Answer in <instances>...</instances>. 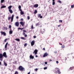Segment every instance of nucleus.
Wrapping results in <instances>:
<instances>
[{
    "instance_id": "1",
    "label": "nucleus",
    "mask_w": 74,
    "mask_h": 74,
    "mask_svg": "<svg viewBox=\"0 0 74 74\" xmlns=\"http://www.w3.org/2000/svg\"><path fill=\"white\" fill-rule=\"evenodd\" d=\"M54 72L55 73H58V74H61V72L60 71V69H59L56 68L54 71Z\"/></svg>"
},
{
    "instance_id": "2",
    "label": "nucleus",
    "mask_w": 74,
    "mask_h": 74,
    "mask_svg": "<svg viewBox=\"0 0 74 74\" xmlns=\"http://www.w3.org/2000/svg\"><path fill=\"white\" fill-rule=\"evenodd\" d=\"M18 69L20 71H23L25 70V68H23V67L21 66H20L18 67Z\"/></svg>"
},
{
    "instance_id": "3",
    "label": "nucleus",
    "mask_w": 74,
    "mask_h": 74,
    "mask_svg": "<svg viewBox=\"0 0 74 74\" xmlns=\"http://www.w3.org/2000/svg\"><path fill=\"white\" fill-rule=\"evenodd\" d=\"M2 55L3 57H4L5 58H7L8 56H7V54L6 53V52H4Z\"/></svg>"
},
{
    "instance_id": "4",
    "label": "nucleus",
    "mask_w": 74,
    "mask_h": 74,
    "mask_svg": "<svg viewBox=\"0 0 74 74\" xmlns=\"http://www.w3.org/2000/svg\"><path fill=\"white\" fill-rule=\"evenodd\" d=\"M37 52H38V50H37V49H35L33 52V54H34L35 53V55H37Z\"/></svg>"
},
{
    "instance_id": "5",
    "label": "nucleus",
    "mask_w": 74,
    "mask_h": 74,
    "mask_svg": "<svg viewBox=\"0 0 74 74\" xmlns=\"http://www.w3.org/2000/svg\"><path fill=\"white\" fill-rule=\"evenodd\" d=\"M3 54L1 53H0V60L2 61L3 60Z\"/></svg>"
},
{
    "instance_id": "6",
    "label": "nucleus",
    "mask_w": 74,
    "mask_h": 74,
    "mask_svg": "<svg viewBox=\"0 0 74 74\" xmlns=\"http://www.w3.org/2000/svg\"><path fill=\"white\" fill-rule=\"evenodd\" d=\"M48 56V53H47V52H46L44 53L43 57L45 58V57H47Z\"/></svg>"
},
{
    "instance_id": "7",
    "label": "nucleus",
    "mask_w": 74,
    "mask_h": 74,
    "mask_svg": "<svg viewBox=\"0 0 74 74\" xmlns=\"http://www.w3.org/2000/svg\"><path fill=\"white\" fill-rule=\"evenodd\" d=\"M15 25H16V26L18 27V26H19V23L17 21L15 23Z\"/></svg>"
},
{
    "instance_id": "8",
    "label": "nucleus",
    "mask_w": 74,
    "mask_h": 74,
    "mask_svg": "<svg viewBox=\"0 0 74 74\" xmlns=\"http://www.w3.org/2000/svg\"><path fill=\"white\" fill-rule=\"evenodd\" d=\"M35 43V42L34 41V40L32 41L31 42V46H33V45H34Z\"/></svg>"
},
{
    "instance_id": "9",
    "label": "nucleus",
    "mask_w": 74,
    "mask_h": 74,
    "mask_svg": "<svg viewBox=\"0 0 74 74\" xmlns=\"http://www.w3.org/2000/svg\"><path fill=\"white\" fill-rule=\"evenodd\" d=\"M1 33L2 35H3V36H6V33H5V32H1Z\"/></svg>"
},
{
    "instance_id": "10",
    "label": "nucleus",
    "mask_w": 74,
    "mask_h": 74,
    "mask_svg": "<svg viewBox=\"0 0 74 74\" xmlns=\"http://www.w3.org/2000/svg\"><path fill=\"white\" fill-rule=\"evenodd\" d=\"M14 15L13 14L11 17V22H12L13 21V19H14Z\"/></svg>"
},
{
    "instance_id": "11",
    "label": "nucleus",
    "mask_w": 74,
    "mask_h": 74,
    "mask_svg": "<svg viewBox=\"0 0 74 74\" xmlns=\"http://www.w3.org/2000/svg\"><path fill=\"white\" fill-rule=\"evenodd\" d=\"M30 59H33L34 58V56H33L32 55H31L29 56Z\"/></svg>"
},
{
    "instance_id": "12",
    "label": "nucleus",
    "mask_w": 74,
    "mask_h": 74,
    "mask_svg": "<svg viewBox=\"0 0 74 74\" xmlns=\"http://www.w3.org/2000/svg\"><path fill=\"white\" fill-rule=\"evenodd\" d=\"M20 23L22 26H23L24 24H25V22H23L21 21L20 22Z\"/></svg>"
},
{
    "instance_id": "13",
    "label": "nucleus",
    "mask_w": 74,
    "mask_h": 74,
    "mask_svg": "<svg viewBox=\"0 0 74 74\" xmlns=\"http://www.w3.org/2000/svg\"><path fill=\"white\" fill-rule=\"evenodd\" d=\"M38 6V4H35L34 6V8H37Z\"/></svg>"
},
{
    "instance_id": "14",
    "label": "nucleus",
    "mask_w": 74,
    "mask_h": 74,
    "mask_svg": "<svg viewBox=\"0 0 74 74\" xmlns=\"http://www.w3.org/2000/svg\"><path fill=\"white\" fill-rule=\"evenodd\" d=\"M38 17H39L41 19V18H42V16H41V14H39L38 15Z\"/></svg>"
},
{
    "instance_id": "15",
    "label": "nucleus",
    "mask_w": 74,
    "mask_h": 74,
    "mask_svg": "<svg viewBox=\"0 0 74 74\" xmlns=\"http://www.w3.org/2000/svg\"><path fill=\"white\" fill-rule=\"evenodd\" d=\"M9 11L11 13V14H12L13 13V11H12V10H11V9H10L9 10Z\"/></svg>"
},
{
    "instance_id": "16",
    "label": "nucleus",
    "mask_w": 74,
    "mask_h": 74,
    "mask_svg": "<svg viewBox=\"0 0 74 74\" xmlns=\"http://www.w3.org/2000/svg\"><path fill=\"white\" fill-rule=\"evenodd\" d=\"M18 8L19 9V10L20 11H22V9H21V5H20V6H18Z\"/></svg>"
},
{
    "instance_id": "17",
    "label": "nucleus",
    "mask_w": 74,
    "mask_h": 74,
    "mask_svg": "<svg viewBox=\"0 0 74 74\" xmlns=\"http://www.w3.org/2000/svg\"><path fill=\"white\" fill-rule=\"evenodd\" d=\"M74 69V67H71L69 68V70H73V69Z\"/></svg>"
},
{
    "instance_id": "18",
    "label": "nucleus",
    "mask_w": 74,
    "mask_h": 74,
    "mask_svg": "<svg viewBox=\"0 0 74 74\" xmlns=\"http://www.w3.org/2000/svg\"><path fill=\"white\" fill-rule=\"evenodd\" d=\"M21 12H20V14H21V15H23V14H24V12H23V11H22V10H21Z\"/></svg>"
},
{
    "instance_id": "19",
    "label": "nucleus",
    "mask_w": 74,
    "mask_h": 74,
    "mask_svg": "<svg viewBox=\"0 0 74 74\" xmlns=\"http://www.w3.org/2000/svg\"><path fill=\"white\" fill-rule=\"evenodd\" d=\"M55 0H53V3L52 5H54L55 4Z\"/></svg>"
},
{
    "instance_id": "20",
    "label": "nucleus",
    "mask_w": 74,
    "mask_h": 74,
    "mask_svg": "<svg viewBox=\"0 0 74 74\" xmlns=\"http://www.w3.org/2000/svg\"><path fill=\"white\" fill-rule=\"evenodd\" d=\"M3 63L4 65L5 66H7V63H6L5 61H4Z\"/></svg>"
},
{
    "instance_id": "21",
    "label": "nucleus",
    "mask_w": 74,
    "mask_h": 74,
    "mask_svg": "<svg viewBox=\"0 0 74 74\" xmlns=\"http://www.w3.org/2000/svg\"><path fill=\"white\" fill-rule=\"evenodd\" d=\"M5 7H6V6L3 5L1 7V8H5Z\"/></svg>"
},
{
    "instance_id": "22",
    "label": "nucleus",
    "mask_w": 74,
    "mask_h": 74,
    "mask_svg": "<svg viewBox=\"0 0 74 74\" xmlns=\"http://www.w3.org/2000/svg\"><path fill=\"white\" fill-rule=\"evenodd\" d=\"M12 8V6L10 5L8 7V8L9 10H11V9Z\"/></svg>"
},
{
    "instance_id": "23",
    "label": "nucleus",
    "mask_w": 74,
    "mask_h": 74,
    "mask_svg": "<svg viewBox=\"0 0 74 74\" xmlns=\"http://www.w3.org/2000/svg\"><path fill=\"white\" fill-rule=\"evenodd\" d=\"M15 40H16V41H17L18 42H19V41H20V39H19L16 38L15 39Z\"/></svg>"
},
{
    "instance_id": "24",
    "label": "nucleus",
    "mask_w": 74,
    "mask_h": 74,
    "mask_svg": "<svg viewBox=\"0 0 74 74\" xmlns=\"http://www.w3.org/2000/svg\"><path fill=\"white\" fill-rule=\"evenodd\" d=\"M21 38L22 39V40H26V38H25L23 37H21Z\"/></svg>"
},
{
    "instance_id": "25",
    "label": "nucleus",
    "mask_w": 74,
    "mask_h": 74,
    "mask_svg": "<svg viewBox=\"0 0 74 74\" xmlns=\"http://www.w3.org/2000/svg\"><path fill=\"white\" fill-rule=\"evenodd\" d=\"M38 25H40V23H38L35 25V26H38Z\"/></svg>"
},
{
    "instance_id": "26",
    "label": "nucleus",
    "mask_w": 74,
    "mask_h": 74,
    "mask_svg": "<svg viewBox=\"0 0 74 74\" xmlns=\"http://www.w3.org/2000/svg\"><path fill=\"white\" fill-rule=\"evenodd\" d=\"M37 13V10H35V11L34 12V14H36Z\"/></svg>"
},
{
    "instance_id": "27",
    "label": "nucleus",
    "mask_w": 74,
    "mask_h": 74,
    "mask_svg": "<svg viewBox=\"0 0 74 74\" xmlns=\"http://www.w3.org/2000/svg\"><path fill=\"white\" fill-rule=\"evenodd\" d=\"M9 33L10 34H12V30L10 31H9Z\"/></svg>"
},
{
    "instance_id": "28",
    "label": "nucleus",
    "mask_w": 74,
    "mask_h": 74,
    "mask_svg": "<svg viewBox=\"0 0 74 74\" xmlns=\"http://www.w3.org/2000/svg\"><path fill=\"white\" fill-rule=\"evenodd\" d=\"M62 48H65V46L64 45H62Z\"/></svg>"
},
{
    "instance_id": "29",
    "label": "nucleus",
    "mask_w": 74,
    "mask_h": 74,
    "mask_svg": "<svg viewBox=\"0 0 74 74\" xmlns=\"http://www.w3.org/2000/svg\"><path fill=\"white\" fill-rule=\"evenodd\" d=\"M4 0H1V3H3L4 2Z\"/></svg>"
},
{
    "instance_id": "30",
    "label": "nucleus",
    "mask_w": 74,
    "mask_h": 74,
    "mask_svg": "<svg viewBox=\"0 0 74 74\" xmlns=\"http://www.w3.org/2000/svg\"><path fill=\"white\" fill-rule=\"evenodd\" d=\"M58 3H62V2L60 0H58Z\"/></svg>"
},
{
    "instance_id": "31",
    "label": "nucleus",
    "mask_w": 74,
    "mask_h": 74,
    "mask_svg": "<svg viewBox=\"0 0 74 74\" xmlns=\"http://www.w3.org/2000/svg\"><path fill=\"white\" fill-rule=\"evenodd\" d=\"M31 29H34V28L33 27V25H32L31 27Z\"/></svg>"
},
{
    "instance_id": "32",
    "label": "nucleus",
    "mask_w": 74,
    "mask_h": 74,
    "mask_svg": "<svg viewBox=\"0 0 74 74\" xmlns=\"http://www.w3.org/2000/svg\"><path fill=\"white\" fill-rule=\"evenodd\" d=\"M24 46L25 47L27 46V43H25L24 45Z\"/></svg>"
},
{
    "instance_id": "33",
    "label": "nucleus",
    "mask_w": 74,
    "mask_h": 74,
    "mask_svg": "<svg viewBox=\"0 0 74 74\" xmlns=\"http://www.w3.org/2000/svg\"><path fill=\"white\" fill-rule=\"evenodd\" d=\"M11 16H10L9 17H8V21H10V19H11Z\"/></svg>"
},
{
    "instance_id": "34",
    "label": "nucleus",
    "mask_w": 74,
    "mask_h": 74,
    "mask_svg": "<svg viewBox=\"0 0 74 74\" xmlns=\"http://www.w3.org/2000/svg\"><path fill=\"white\" fill-rule=\"evenodd\" d=\"M7 39H6L5 40L4 42H7Z\"/></svg>"
},
{
    "instance_id": "35",
    "label": "nucleus",
    "mask_w": 74,
    "mask_h": 74,
    "mask_svg": "<svg viewBox=\"0 0 74 74\" xmlns=\"http://www.w3.org/2000/svg\"><path fill=\"white\" fill-rule=\"evenodd\" d=\"M14 74H18V72L16 71Z\"/></svg>"
},
{
    "instance_id": "36",
    "label": "nucleus",
    "mask_w": 74,
    "mask_h": 74,
    "mask_svg": "<svg viewBox=\"0 0 74 74\" xmlns=\"http://www.w3.org/2000/svg\"><path fill=\"white\" fill-rule=\"evenodd\" d=\"M27 19L29 20L30 19V16H28L27 17Z\"/></svg>"
},
{
    "instance_id": "37",
    "label": "nucleus",
    "mask_w": 74,
    "mask_h": 74,
    "mask_svg": "<svg viewBox=\"0 0 74 74\" xmlns=\"http://www.w3.org/2000/svg\"><path fill=\"white\" fill-rule=\"evenodd\" d=\"M23 32H25V33H26L27 32H26V31L25 30H23Z\"/></svg>"
},
{
    "instance_id": "38",
    "label": "nucleus",
    "mask_w": 74,
    "mask_h": 74,
    "mask_svg": "<svg viewBox=\"0 0 74 74\" xmlns=\"http://www.w3.org/2000/svg\"><path fill=\"white\" fill-rule=\"evenodd\" d=\"M11 27H12L11 25H9V29H10V28H11Z\"/></svg>"
},
{
    "instance_id": "39",
    "label": "nucleus",
    "mask_w": 74,
    "mask_h": 74,
    "mask_svg": "<svg viewBox=\"0 0 74 74\" xmlns=\"http://www.w3.org/2000/svg\"><path fill=\"white\" fill-rule=\"evenodd\" d=\"M5 49H6L7 48V46L6 45H5Z\"/></svg>"
},
{
    "instance_id": "40",
    "label": "nucleus",
    "mask_w": 74,
    "mask_h": 74,
    "mask_svg": "<svg viewBox=\"0 0 74 74\" xmlns=\"http://www.w3.org/2000/svg\"><path fill=\"white\" fill-rule=\"evenodd\" d=\"M44 70H46V69H47V67H45L44 68Z\"/></svg>"
},
{
    "instance_id": "41",
    "label": "nucleus",
    "mask_w": 74,
    "mask_h": 74,
    "mask_svg": "<svg viewBox=\"0 0 74 74\" xmlns=\"http://www.w3.org/2000/svg\"><path fill=\"white\" fill-rule=\"evenodd\" d=\"M74 4L71 6V8H73L74 7Z\"/></svg>"
},
{
    "instance_id": "42",
    "label": "nucleus",
    "mask_w": 74,
    "mask_h": 74,
    "mask_svg": "<svg viewBox=\"0 0 74 74\" xmlns=\"http://www.w3.org/2000/svg\"><path fill=\"white\" fill-rule=\"evenodd\" d=\"M27 37V34H26L25 35V37Z\"/></svg>"
},
{
    "instance_id": "43",
    "label": "nucleus",
    "mask_w": 74,
    "mask_h": 74,
    "mask_svg": "<svg viewBox=\"0 0 74 74\" xmlns=\"http://www.w3.org/2000/svg\"><path fill=\"white\" fill-rule=\"evenodd\" d=\"M59 22H61L62 23V22H63V21L60 20L59 21Z\"/></svg>"
},
{
    "instance_id": "44",
    "label": "nucleus",
    "mask_w": 74,
    "mask_h": 74,
    "mask_svg": "<svg viewBox=\"0 0 74 74\" xmlns=\"http://www.w3.org/2000/svg\"><path fill=\"white\" fill-rule=\"evenodd\" d=\"M18 29L19 30H22V28L19 27V28H18Z\"/></svg>"
},
{
    "instance_id": "45",
    "label": "nucleus",
    "mask_w": 74,
    "mask_h": 74,
    "mask_svg": "<svg viewBox=\"0 0 74 74\" xmlns=\"http://www.w3.org/2000/svg\"><path fill=\"white\" fill-rule=\"evenodd\" d=\"M45 64H47V62H46L45 63Z\"/></svg>"
},
{
    "instance_id": "46",
    "label": "nucleus",
    "mask_w": 74,
    "mask_h": 74,
    "mask_svg": "<svg viewBox=\"0 0 74 74\" xmlns=\"http://www.w3.org/2000/svg\"><path fill=\"white\" fill-rule=\"evenodd\" d=\"M37 70H38V69L36 68V69H35L36 71H37Z\"/></svg>"
},
{
    "instance_id": "47",
    "label": "nucleus",
    "mask_w": 74,
    "mask_h": 74,
    "mask_svg": "<svg viewBox=\"0 0 74 74\" xmlns=\"http://www.w3.org/2000/svg\"><path fill=\"white\" fill-rule=\"evenodd\" d=\"M21 21H23V18H21Z\"/></svg>"
},
{
    "instance_id": "48",
    "label": "nucleus",
    "mask_w": 74,
    "mask_h": 74,
    "mask_svg": "<svg viewBox=\"0 0 74 74\" xmlns=\"http://www.w3.org/2000/svg\"><path fill=\"white\" fill-rule=\"evenodd\" d=\"M56 63H57V64H58V63H59V62L58 61H56Z\"/></svg>"
},
{
    "instance_id": "49",
    "label": "nucleus",
    "mask_w": 74,
    "mask_h": 74,
    "mask_svg": "<svg viewBox=\"0 0 74 74\" xmlns=\"http://www.w3.org/2000/svg\"><path fill=\"white\" fill-rule=\"evenodd\" d=\"M23 35H25V33L23 32Z\"/></svg>"
},
{
    "instance_id": "50",
    "label": "nucleus",
    "mask_w": 74,
    "mask_h": 74,
    "mask_svg": "<svg viewBox=\"0 0 74 74\" xmlns=\"http://www.w3.org/2000/svg\"><path fill=\"white\" fill-rule=\"evenodd\" d=\"M8 42H7V43H6V44L5 45H7H7H8Z\"/></svg>"
},
{
    "instance_id": "51",
    "label": "nucleus",
    "mask_w": 74,
    "mask_h": 74,
    "mask_svg": "<svg viewBox=\"0 0 74 74\" xmlns=\"http://www.w3.org/2000/svg\"><path fill=\"white\" fill-rule=\"evenodd\" d=\"M42 50H43L44 51H45V48H44Z\"/></svg>"
},
{
    "instance_id": "52",
    "label": "nucleus",
    "mask_w": 74,
    "mask_h": 74,
    "mask_svg": "<svg viewBox=\"0 0 74 74\" xmlns=\"http://www.w3.org/2000/svg\"><path fill=\"white\" fill-rule=\"evenodd\" d=\"M16 19H18L19 18V17L18 16H17L16 17Z\"/></svg>"
},
{
    "instance_id": "53",
    "label": "nucleus",
    "mask_w": 74,
    "mask_h": 74,
    "mask_svg": "<svg viewBox=\"0 0 74 74\" xmlns=\"http://www.w3.org/2000/svg\"><path fill=\"white\" fill-rule=\"evenodd\" d=\"M34 38H36V36H34Z\"/></svg>"
},
{
    "instance_id": "54",
    "label": "nucleus",
    "mask_w": 74,
    "mask_h": 74,
    "mask_svg": "<svg viewBox=\"0 0 74 74\" xmlns=\"http://www.w3.org/2000/svg\"><path fill=\"white\" fill-rule=\"evenodd\" d=\"M61 26V25H59L58 26V27H60V26Z\"/></svg>"
},
{
    "instance_id": "55",
    "label": "nucleus",
    "mask_w": 74,
    "mask_h": 74,
    "mask_svg": "<svg viewBox=\"0 0 74 74\" xmlns=\"http://www.w3.org/2000/svg\"><path fill=\"white\" fill-rule=\"evenodd\" d=\"M10 31H11V30H12V29H11V28H9Z\"/></svg>"
},
{
    "instance_id": "56",
    "label": "nucleus",
    "mask_w": 74,
    "mask_h": 74,
    "mask_svg": "<svg viewBox=\"0 0 74 74\" xmlns=\"http://www.w3.org/2000/svg\"><path fill=\"white\" fill-rule=\"evenodd\" d=\"M35 57H36V58H37V57H38V56L37 55H36L35 56Z\"/></svg>"
},
{
    "instance_id": "57",
    "label": "nucleus",
    "mask_w": 74,
    "mask_h": 74,
    "mask_svg": "<svg viewBox=\"0 0 74 74\" xmlns=\"http://www.w3.org/2000/svg\"><path fill=\"white\" fill-rule=\"evenodd\" d=\"M0 65H1V62H0Z\"/></svg>"
},
{
    "instance_id": "58",
    "label": "nucleus",
    "mask_w": 74,
    "mask_h": 74,
    "mask_svg": "<svg viewBox=\"0 0 74 74\" xmlns=\"http://www.w3.org/2000/svg\"><path fill=\"white\" fill-rule=\"evenodd\" d=\"M52 60H50L49 61H50V62H51V61H52Z\"/></svg>"
},
{
    "instance_id": "59",
    "label": "nucleus",
    "mask_w": 74,
    "mask_h": 74,
    "mask_svg": "<svg viewBox=\"0 0 74 74\" xmlns=\"http://www.w3.org/2000/svg\"><path fill=\"white\" fill-rule=\"evenodd\" d=\"M5 29H6V30H7V27H6L5 28Z\"/></svg>"
},
{
    "instance_id": "60",
    "label": "nucleus",
    "mask_w": 74,
    "mask_h": 74,
    "mask_svg": "<svg viewBox=\"0 0 74 74\" xmlns=\"http://www.w3.org/2000/svg\"><path fill=\"white\" fill-rule=\"evenodd\" d=\"M30 72H29V73H28L27 74H30Z\"/></svg>"
},
{
    "instance_id": "61",
    "label": "nucleus",
    "mask_w": 74,
    "mask_h": 74,
    "mask_svg": "<svg viewBox=\"0 0 74 74\" xmlns=\"http://www.w3.org/2000/svg\"><path fill=\"white\" fill-rule=\"evenodd\" d=\"M23 29H24V28H21V30H23Z\"/></svg>"
},
{
    "instance_id": "62",
    "label": "nucleus",
    "mask_w": 74,
    "mask_h": 74,
    "mask_svg": "<svg viewBox=\"0 0 74 74\" xmlns=\"http://www.w3.org/2000/svg\"><path fill=\"white\" fill-rule=\"evenodd\" d=\"M60 45H62V43H60Z\"/></svg>"
},
{
    "instance_id": "63",
    "label": "nucleus",
    "mask_w": 74,
    "mask_h": 74,
    "mask_svg": "<svg viewBox=\"0 0 74 74\" xmlns=\"http://www.w3.org/2000/svg\"><path fill=\"white\" fill-rule=\"evenodd\" d=\"M14 66H15L14 65H13V67H14Z\"/></svg>"
}]
</instances>
